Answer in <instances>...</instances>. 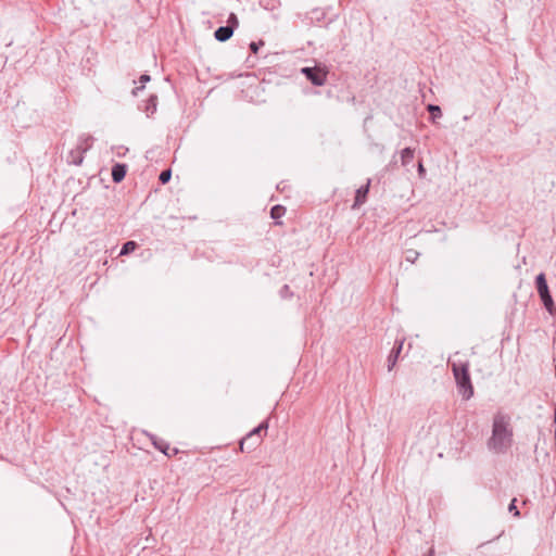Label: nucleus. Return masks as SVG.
Listing matches in <instances>:
<instances>
[{"label":"nucleus","mask_w":556,"mask_h":556,"mask_svg":"<svg viewBox=\"0 0 556 556\" xmlns=\"http://www.w3.org/2000/svg\"><path fill=\"white\" fill-rule=\"evenodd\" d=\"M427 110H428V112L431 115V121L432 122H435L437 118H441L442 117V111H441V108L439 105L429 104L427 106Z\"/></svg>","instance_id":"14"},{"label":"nucleus","mask_w":556,"mask_h":556,"mask_svg":"<svg viewBox=\"0 0 556 556\" xmlns=\"http://www.w3.org/2000/svg\"><path fill=\"white\" fill-rule=\"evenodd\" d=\"M233 35V30H232V27H229V26H220L218 27L215 33H214V37L217 41H220V42H225L227 41L228 39L231 38V36Z\"/></svg>","instance_id":"10"},{"label":"nucleus","mask_w":556,"mask_h":556,"mask_svg":"<svg viewBox=\"0 0 556 556\" xmlns=\"http://www.w3.org/2000/svg\"><path fill=\"white\" fill-rule=\"evenodd\" d=\"M279 294L283 299L291 298L293 295V293L288 285H285L281 287Z\"/></svg>","instance_id":"21"},{"label":"nucleus","mask_w":556,"mask_h":556,"mask_svg":"<svg viewBox=\"0 0 556 556\" xmlns=\"http://www.w3.org/2000/svg\"><path fill=\"white\" fill-rule=\"evenodd\" d=\"M535 286H536L538 293L540 295V299H541L544 307L546 308V311L549 314H554L555 305H554L553 298L549 293V289H548L546 277H545L544 273H540L536 276Z\"/></svg>","instance_id":"3"},{"label":"nucleus","mask_w":556,"mask_h":556,"mask_svg":"<svg viewBox=\"0 0 556 556\" xmlns=\"http://www.w3.org/2000/svg\"><path fill=\"white\" fill-rule=\"evenodd\" d=\"M227 26L232 27V30L235 31L236 28L239 26V20L235 13H230L227 21Z\"/></svg>","instance_id":"19"},{"label":"nucleus","mask_w":556,"mask_h":556,"mask_svg":"<svg viewBox=\"0 0 556 556\" xmlns=\"http://www.w3.org/2000/svg\"><path fill=\"white\" fill-rule=\"evenodd\" d=\"M458 355L459 353H456L454 358L448 361V365L451 366L459 395L467 401L473 396V386L469 374L470 363L468 359L457 358Z\"/></svg>","instance_id":"2"},{"label":"nucleus","mask_w":556,"mask_h":556,"mask_svg":"<svg viewBox=\"0 0 556 556\" xmlns=\"http://www.w3.org/2000/svg\"><path fill=\"white\" fill-rule=\"evenodd\" d=\"M262 442V437H255L253 435L252 438H250V435H245L244 438L241 439L240 443H239V450L241 452H251L253 450H255Z\"/></svg>","instance_id":"7"},{"label":"nucleus","mask_w":556,"mask_h":556,"mask_svg":"<svg viewBox=\"0 0 556 556\" xmlns=\"http://www.w3.org/2000/svg\"><path fill=\"white\" fill-rule=\"evenodd\" d=\"M263 46H264V41H263V40H260V41H257V42L252 41V42L250 43V50H251L253 53H257V52H258V49H260L261 47H263Z\"/></svg>","instance_id":"24"},{"label":"nucleus","mask_w":556,"mask_h":556,"mask_svg":"<svg viewBox=\"0 0 556 556\" xmlns=\"http://www.w3.org/2000/svg\"><path fill=\"white\" fill-rule=\"evenodd\" d=\"M157 106V97L155 94H151L149 99L146 101L144 111L148 115L153 114L156 111Z\"/></svg>","instance_id":"13"},{"label":"nucleus","mask_w":556,"mask_h":556,"mask_svg":"<svg viewBox=\"0 0 556 556\" xmlns=\"http://www.w3.org/2000/svg\"><path fill=\"white\" fill-rule=\"evenodd\" d=\"M152 445L162 452L164 455L170 457L173 455H176L178 453L177 448H170L169 443L163 439L157 438L154 434H148Z\"/></svg>","instance_id":"6"},{"label":"nucleus","mask_w":556,"mask_h":556,"mask_svg":"<svg viewBox=\"0 0 556 556\" xmlns=\"http://www.w3.org/2000/svg\"><path fill=\"white\" fill-rule=\"evenodd\" d=\"M170 178H172L170 169H165V170L161 172L160 177H159V179L162 184H167L170 180Z\"/></svg>","instance_id":"20"},{"label":"nucleus","mask_w":556,"mask_h":556,"mask_svg":"<svg viewBox=\"0 0 556 556\" xmlns=\"http://www.w3.org/2000/svg\"><path fill=\"white\" fill-rule=\"evenodd\" d=\"M127 172V165L117 163L112 167V179L114 182H121Z\"/></svg>","instance_id":"11"},{"label":"nucleus","mask_w":556,"mask_h":556,"mask_svg":"<svg viewBox=\"0 0 556 556\" xmlns=\"http://www.w3.org/2000/svg\"><path fill=\"white\" fill-rule=\"evenodd\" d=\"M370 182H371V180L368 179L366 185L362 186L361 188H358L356 190L354 203L352 205L353 210L361 207L366 202L367 194L369 192Z\"/></svg>","instance_id":"8"},{"label":"nucleus","mask_w":556,"mask_h":556,"mask_svg":"<svg viewBox=\"0 0 556 556\" xmlns=\"http://www.w3.org/2000/svg\"><path fill=\"white\" fill-rule=\"evenodd\" d=\"M268 428V425L266 421L260 424L257 427H255L254 429H252L248 435H250V438H252L253 435L255 437H262L261 432L262 431H266Z\"/></svg>","instance_id":"18"},{"label":"nucleus","mask_w":556,"mask_h":556,"mask_svg":"<svg viewBox=\"0 0 556 556\" xmlns=\"http://www.w3.org/2000/svg\"><path fill=\"white\" fill-rule=\"evenodd\" d=\"M418 255H419V253H418V252H416V251H414V250H409V251L407 252L406 260H407L408 262L414 263V262H415V260L418 257Z\"/></svg>","instance_id":"25"},{"label":"nucleus","mask_w":556,"mask_h":556,"mask_svg":"<svg viewBox=\"0 0 556 556\" xmlns=\"http://www.w3.org/2000/svg\"><path fill=\"white\" fill-rule=\"evenodd\" d=\"M150 79H151V78H150V75H148V74H143V75H141V76H140V83L142 84V86H141V87H137L136 89H134V91H132V92H134V94H136L138 90L143 89V87H144V86H143V84H146V83L150 81Z\"/></svg>","instance_id":"23"},{"label":"nucleus","mask_w":556,"mask_h":556,"mask_svg":"<svg viewBox=\"0 0 556 556\" xmlns=\"http://www.w3.org/2000/svg\"><path fill=\"white\" fill-rule=\"evenodd\" d=\"M302 73L314 86H324L327 80V73L318 67H303Z\"/></svg>","instance_id":"5"},{"label":"nucleus","mask_w":556,"mask_h":556,"mask_svg":"<svg viewBox=\"0 0 556 556\" xmlns=\"http://www.w3.org/2000/svg\"><path fill=\"white\" fill-rule=\"evenodd\" d=\"M415 151L412 148H405L401 152V163L403 166H407L414 160Z\"/></svg>","instance_id":"12"},{"label":"nucleus","mask_w":556,"mask_h":556,"mask_svg":"<svg viewBox=\"0 0 556 556\" xmlns=\"http://www.w3.org/2000/svg\"><path fill=\"white\" fill-rule=\"evenodd\" d=\"M516 502L517 500L516 498H513L509 506H508V511L511 513L515 517H519L520 516V511L518 510L517 506H516Z\"/></svg>","instance_id":"22"},{"label":"nucleus","mask_w":556,"mask_h":556,"mask_svg":"<svg viewBox=\"0 0 556 556\" xmlns=\"http://www.w3.org/2000/svg\"><path fill=\"white\" fill-rule=\"evenodd\" d=\"M418 174H419V176H420L421 178L426 175V169H425V167H424L422 163H419V164H418Z\"/></svg>","instance_id":"26"},{"label":"nucleus","mask_w":556,"mask_h":556,"mask_svg":"<svg viewBox=\"0 0 556 556\" xmlns=\"http://www.w3.org/2000/svg\"><path fill=\"white\" fill-rule=\"evenodd\" d=\"M513 437L510 417L503 413H496L493 417L492 434L486 442L488 448L496 454H504L510 448Z\"/></svg>","instance_id":"1"},{"label":"nucleus","mask_w":556,"mask_h":556,"mask_svg":"<svg viewBox=\"0 0 556 556\" xmlns=\"http://www.w3.org/2000/svg\"><path fill=\"white\" fill-rule=\"evenodd\" d=\"M469 119V116H464V121H468Z\"/></svg>","instance_id":"28"},{"label":"nucleus","mask_w":556,"mask_h":556,"mask_svg":"<svg viewBox=\"0 0 556 556\" xmlns=\"http://www.w3.org/2000/svg\"><path fill=\"white\" fill-rule=\"evenodd\" d=\"M91 143L89 138H79L78 144L72 149L67 156V162L73 165H81L84 154L90 149Z\"/></svg>","instance_id":"4"},{"label":"nucleus","mask_w":556,"mask_h":556,"mask_svg":"<svg viewBox=\"0 0 556 556\" xmlns=\"http://www.w3.org/2000/svg\"><path fill=\"white\" fill-rule=\"evenodd\" d=\"M404 339H400L395 341V344L393 349L391 350L389 356H388V370L391 371L399 358V355L401 354V351L403 349Z\"/></svg>","instance_id":"9"},{"label":"nucleus","mask_w":556,"mask_h":556,"mask_svg":"<svg viewBox=\"0 0 556 556\" xmlns=\"http://www.w3.org/2000/svg\"><path fill=\"white\" fill-rule=\"evenodd\" d=\"M428 556H434V549L433 548L429 549Z\"/></svg>","instance_id":"27"},{"label":"nucleus","mask_w":556,"mask_h":556,"mask_svg":"<svg viewBox=\"0 0 556 556\" xmlns=\"http://www.w3.org/2000/svg\"><path fill=\"white\" fill-rule=\"evenodd\" d=\"M260 5L265 10H275L280 5L279 0H260Z\"/></svg>","instance_id":"17"},{"label":"nucleus","mask_w":556,"mask_h":556,"mask_svg":"<svg viewBox=\"0 0 556 556\" xmlns=\"http://www.w3.org/2000/svg\"><path fill=\"white\" fill-rule=\"evenodd\" d=\"M138 244L135 241H127L123 244L119 255H128L137 249Z\"/></svg>","instance_id":"16"},{"label":"nucleus","mask_w":556,"mask_h":556,"mask_svg":"<svg viewBox=\"0 0 556 556\" xmlns=\"http://www.w3.org/2000/svg\"><path fill=\"white\" fill-rule=\"evenodd\" d=\"M286 214V207L282 205H274L270 210V217L273 219H279Z\"/></svg>","instance_id":"15"}]
</instances>
